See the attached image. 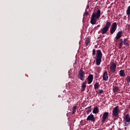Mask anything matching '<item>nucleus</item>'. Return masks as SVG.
<instances>
[{
	"label": "nucleus",
	"instance_id": "obj_30",
	"mask_svg": "<svg viewBox=\"0 0 130 130\" xmlns=\"http://www.w3.org/2000/svg\"><path fill=\"white\" fill-rule=\"evenodd\" d=\"M127 128V127H124V130H126Z\"/></svg>",
	"mask_w": 130,
	"mask_h": 130
},
{
	"label": "nucleus",
	"instance_id": "obj_23",
	"mask_svg": "<svg viewBox=\"0 0 130 130\" xmlns=\"http://www.w3.org/2000/svg\"><path fill=\"white\" fill-rule=\"evenodd\" d=\"M91 107H92V106H90L89 107H88V108H85V110H87V109H88L86 112L87 113V114H89V113H90L92 110H91Z\"/></svg>",
	"mask_w": 130,
	"mask_h": 130
},
{
	"label": "nucleus",
	"instance_id": "obj_9",
	"mask_svg": "<svg viewBox=\"0 0 130 130\" xmlns=\"http://www.w3.org/2000/svg\"><path fill=\"white\" fill-rule=\"evenodd\" d=\"M109 115V113L105 112L103 114V117H102V122H105V121H106V119L108 118V116Z\"/></svg>",
	"mask_w": 130,
	"mask_h": 130
},
{
	"label": "nucleus",
	"instance_id": "obj_31",
	"mask_svg": "<svg viewBox=\"0 0 130 130\" xmlns=\"http://www.w3.org/2000/svg\"><path fill=\"white\" fill-rule=\"evenodd\" d=\"M87 9H89V6L88 5H87Z\"/></svg>",
	"mask_w": 130,
	"mask_h": 130
},
{
	"label": "nucleus",
	"instance_id": "obj_35",
	"mask_svg": "<svg viewBox=\"0 0 130 130\" xmlns=\"http://www.w3.org/2000/svg\"><path fill=\"white\" fill-rule=\"evenodd\" d=\"M102 1H103V2H104V0H102Z\"/></svg>",
	"mask_w": 130,
	"mask_h": 130
},
{
	"label": "nucleus",
	"instance_id": "obj_17",
	"mask_svg": "<svg viewBox=\"0 0 130 130\" xmlns=\"http://www.w3.org/2000/svg\"><path fill=\"white\" fill-rule=\"evenodd\" d=\"M110 26H111V22L107 21L106 22V24L104 25V27L107 28L108 29H109L110 28Z\"/></svg>",
	"mask_w": 130,
	"mask_h": 130
},
{
	"label": "nucleus",
	"instance_id": "obj_14",
	"mask_svg": "<svg viewBox=\"0 0 130 130\" xmlns=\"http://www.w3.org/2000/svg\"><path fill=\"white\" fill-rule=\"evenodd\" d=\"M123 121H126L127 122H130V116L129 115L126 114L124 117Z\"/></svg>",
	"mask_w": 130,
	"mask_h": 130
},
{
	"label": "nucleus",
	"instance_id": "obj_15",
	"mask_svg": "<svg viewBox=\"0 0 130 130\" xmlns=\"http://www.w3.org/2000/svg\"><path fill=\"white\" fill-rule=\"evenodd\" d=\"M119 75H120V77H125V76H126L125 75V72H124V70H121L120 71H119Z\"/></svg>",
	"mask_w": 130,
	"mask_h": 130
},
{
	"label": "nucleus",
	"instance_id": "obj_16",
	"mask_svg": "<svg viewBox=\"0 0 130 130\" xmlns=\"http://www.w3.org/2000/svg\"><path fill=\"white\" fill-rule=\"evenodd\" d=\"M93 113L94 114H97L98 113H99V109L98 108V107H95L92 111Z\"/></svg>",
	"mask_w": 130,
	"mask_h": 130
},
{
	"label": "nucleus",
	"instance_id": "obj_24",
	"mask_svg": "<svg viewBox=\"0 0 130 130\" xmlns=\"http://www.w3.org/2000/svg\"><path fill=\"white\" fill-rule=\"evenodd\" d=\"M126 13V15H127V16L130 15V6L127 7Z\"/></svg>",
	"mask_w": 130,
	"mask_h": 130
},
{
	"label": "nucleus",
	"instance_id": "obj_29",
	"mask_svg": "<svg viewBox=\"0 0 130 130\" xmlns=\"http://www.w3.org/2000/svg\"><path fill=\"white\" fill-rule=\"evenodd\" d=\"M88 14H89V13L88 12V11H86L85 12V14L86 15V16H88Z\"/></svg>",
	"mask_w": 130,
	"mask_h": 130
},
{
	"label": "nucleus",
	"instance_id": "obj_5",
	"mask_svg": "<svg viewBox=\"0 0 130 130\" xmlns=\"http://www.w3.org/2000/svg\"><path fill=\"white\" fill-rule=\"evenodd\" d=\"M116 29H117V23H116V22H114L112 23L110 28V32L111 34H113V33L116 31Z\"/></svg>",
	"mask_w": 130,
	"mask_h": 130
},
{
	"label": "nucleus",
	"instance_id": "obj_13",
	"mask_svg": "<svg viewBox=\"0 0 130 130\" xmlns=\"http://www.w3.org/2000/svg\"><path fill=\"white\" fill-rule=\"evenodd\" d=\"M118 45L119 49H121L122 48V45H123V39H120L118 40Z\"/></svg>",
	"mask_w": 130,
	"mask_h": 130
},
{
	"label": "nucleus",
	"instance_id": "obj_4",
	"mask_svg": "<svg viewBox=\"0 0 130 130\" xmlns=\"http://www.w3.org/2000/svg\"><path fill=\"white\" fill-rule=\"evenodd\" d=\"M78 78H79L80 80L81 81H84L85 80V71L83 70V69H81L78 73Z\"/></svg>",
	"mask_w": 130,
	"mask_h": 130
},
{
	"label": "nucleus",
	"instance_id": "obj_25",
	"mask_svg": "<svg viewBox=\"0 0 130 130\" xmlns=\"http://www.w3.org/2000/svg\"><path fill=\"white\" fill-rule=\"evenodd\" d=\"M77 109V106H74L73 108V111H72V114H75L76 113V110Z\"/></svg>",
	"mask_w": 130,
	"mask_h": 130
},
{
	"label": "nucleus",
	"instance_id": "obj_7",
	"mask_svg": "<svg viewBox=\"0 0 130 130\" xmlns=\"http://www.w3.org/2000/svg\"><path fill=\"white\" fill-rule=\"evenodd\" d=\"M86 120H87V121L90 120V121H92V122H95V121H96V119L95 118V117H94V115H93V114H90L87 117Z\"/></svg>",
	"mask_w": 130,
	"mask_h": 130
},
{
	"label": "nucleus",
	"instance_id": "obj_32",
	"mask_svg": "<svg viewBox=\"0 0 130 130\" xmlns=\"http://www.w3.org/2000/svg\"><path fill=\"white\" fill-rule=\"evenodd\" d=\"M98 28H99V27H100V25H98Z\"/></svg>",
	"mask_w": 130,
	"mask_h": 130
},
{
	"label": "nucleus",
	"instance_id": "obj_26",
	"mask_svg": "<svg viewBox=\"0 0 130 130\" xmlns=\"http://www.w3.org/2000/svg\"><path fill=\"white\" fill-rule=\"evenodd\" d=\"M128 124H129V123H127V122L124 121V124H123L124 126H128Z\"/></svg>",
	"mask_w": 130,
	"mask_h": 130
},
{
	"label": "nucleus",
	"instance_id": "obj_3",
	"mask_svg": "<svg viewBox=\"0 0 130 130\" xmlns=\"http://www.w3.org/2000/svg\"><path fill=\"white\" fill-rule=\"evenodd\" d=\"M112 115L115 117H118V114L119 113V106H117L113 109Z\"/></svg>",
	"mask_w": 130,
	"mask_h": 130
},
{
	"label": "nucleus",
	"instance_id": "obj_11",
	"mask_svg": "<svg viewBox=\"0 0 130 130\" xmlns=\"http://www.w3.org/2000/svg\"><path fill=\"white\" fill-rule=\"evenodd\" d=\"M108 31H109V28L105 27V26H104V27L101 29V32L103 35L106 34Z\"/></svg>",
	"mask_w": 130,
	"mask_h": 130
},
{
	"label": "nucleus",
	"instance_id": "obj_28",
	"mask_svg": "<svg viewBox=\"0 0 130 130\" xmlns=\"http://www.w3.org/2000/svg\"><path fill=\"white\" fill-rule=\"evenodd\" d=\"M127 83H129L130 82V76H127L126 79Z\"/></svg>",
	"mask_w": 130,
	"mask_h": 130
},
{
	"label": "nucleus",
	"instance_id": "obj_8",
	"mask_svg": "<svg viewBox=\"0 0 130 130\" xmlns=\"http://www.w3.org/2000/svg\"><path fill=\"white\" fill-rule=\"evenodd\" d=\"M122 36V31H118L116 34V37H115V42H117L118 41L119 39H120L121 38V37Z\"/></svg>",
	"mask_w": 130,
	"mask_h": 130
},
{
	"label": "nucleus",
	"instance_id": "obj_1",
	"mask_svg": "<svg viewBox=\"0 0 130 130\" xmlns=\"http://www.w3.org/2000/svg\"><path fill=\"white\" fill-rule=\"evenodd\" d=\"M92 55H95V61L96 66H100V63H101V61L102 60V56H103L101 50H98L96 51V49H93L92 50Z\"/></svg>",
	"mask_w": 130,
	"mask_h": 130
},
{
	"label": "nucleus",
	"instance_id": "obj_20",
	"mask_svg": "<svg viewBox=\"0 0 130 130\" xmlns=\"http://www.w3.org/2000/svg\"><path fill=\"white\" fill-rule=\"evenodd\" d=\"M95 90H97L100 87V85L99 84V82H96L95 84L94 85Z\"/></svg>",
	"mask_w": 130,
	"mask_h": 130
},
{
	"label": "nucleus",
	"instance_id": "obj_12",
	"mask_svg": "<svg viewBox=\"0 0 130 130\" xmlns=\"http://www.w3.org/2000/svg\"><path fill=\"white\" fill-rule=\"evenodd\" d=\"M103 79L104 81H108V73L107 72V71L105 72L103 74Z\"/></svg>",
	"mask_w": 130,
	"mask_h": 130
},
{
	"label": "nucleus",
	"instance_id": "obj_33",
	"mask_svg": "<svg viewBox=\"0 0 130 130\" xmlns=\"http://www.w3.org/2000/svg\"><path fill=\"white\" fill-rule=\"evenodd\" d=\"M112 5H113V3H112V4H111V6H112Z\"/></svg>",
	"mask_w": 130,
	"mask_h": 130
},
{
	"label": "nucleus",
	"instance_id": "obj_34",
	"mask_svg": "<svg viewBox=\"0 0 130 130\" xmlns=\"http://www.w3.org/2000/svg\"><path fill=\"white\" fill-rule=\"evenodd\" d=\"M96 1V2H98V0H95Z\"/></svg>",
	"mask_w": 130,
	"mask_h": 130
},
{
	"label": "nucleus",
	"instance_id": "obj_22",
	"mask_svg": "<svg viewBox=\"0 0 130 130\" xmlns=\"http://www.w3.org/2000/svg\"><path fill=\"white\" fill-rule=\"evenodd\" d=\"M90 42H91V41L90 40V38H87L86 39L85 44H86V46H88L89 45V43H90Z\"/></svg>",
	"mask_w": 130,
	"mask_h": 130
},
{
	"label": "nucleus",
	"instance_id": "obj_18",
	"mask_svg": "<svg viewBox=\"0 0 130 130\" xmlns=\"http://www.w3.org/2000/svg\"><path fill=\"white\" fill-rule=\"evenodd\" d=\"M86 82H83L82 83V86H81V91L82 92H84L85 91V89H86V87H87V85H86Z\"/></svg>",
	"mask_w": 130,
	"mask_h": 130
},
{
	"label": "nucleus",
	"instance_id": "obj_21",
	"mask_svg": "<svg viewBox=\"0 0 130 130\" xmlns=\"http://www.w3.org/2000/svg\"><path fill=\"white\" fill-rule=\"evenodd\" d=\"M113 91L114 93H117V92H118L119 91H120V89L118 87L115 86L113 88Z\"/></svg>",
	"mask_w": 130,
	"mask_h": 130
},
{
	"label": "nucleus",
	"instance_id": "obj_19",
	"mask_svg": "<svg viewBox=\"0 0 130 130\" xmlns=\"http://www.w3.org/2000/svg\"><path fill=\"white\" fill-rule=\"evenodd\" d=\"M123 44L125 45V46H128V40L127 39H124L123 40Z\"/></svg>",
	"mask_w": 130,
	"mask_h": 130
},
{
	"label": "nucleus",
	"instance_id": "obj_10",
	"mask_svg": "<svg viewBox=\"0 0 130 130\" xmlns=\"http://www.w3.org/2000/svg\"><path fill=\"white\" fill-rule=\"evenodd\" d=\"M94 76L93 74H89V76L87 77V84L90 85L93 82V79Z\"/></svg>",
	"mask_w": 130,
	"mask_h": 130
},
{
	"label": "nucleus",
	"instance_id": "obj_6",
	"mask_svg": "<svg viewBox=\"0 0 130 130\" xmlns=\"http://www.w3.org/2000/svg\"><path fill=\"white\" fill-rule=\"evenodd\" d=\"M115 71H116V64L113 62L110 66V72L112 74H114V73H115Z\"/></svg>",
	"mask_w": 130,
	"mask_h": 130
},
{
	"label": "nucleus",
	"instance_id": "obj_2",
	"mask_svg": "<svg viewBox=\"0 0 130 130\" xmlns=\"http://www.w3.org/2000/svg\"><path fill=\"white\" fill-rule=\"evenodd\" d=\"M101 16V10L98 9L96 13H93L91 17L90 23L92 25H95L97 23V19H99Z\"/></svg>",
	"mask_w": 130,
	"mask_h": 130
},
{
	"label": "nucleus",
	"instance_id": "obj_27",
	"mask_svg": "<svg viewBox=\"0 0 130 130\" xmlns=\"http://www.w3.org/2000/svg\"><path fill=\"white\" fill-rule=\"evenodd\" d=\"M103 92H104L103 89H100L99 90V92H98V94H102Z\"/></svg>",
	"mask_w": 130,
	"mask_h": 130
}]
</instances>
